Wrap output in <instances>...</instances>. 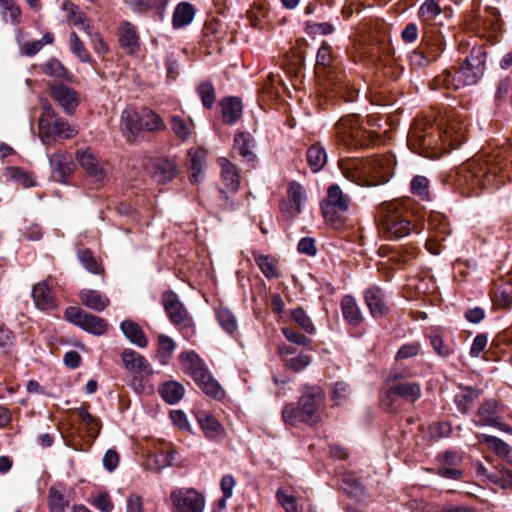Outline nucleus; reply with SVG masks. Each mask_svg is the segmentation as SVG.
Instances as JSON below:
<instances>
[{
	"instance_id": "0e129e2a",
	"label": "nucleus",
	"mask_w": 512,
	"mask_h": 512,
	"mask_svg": "<svg viewBox=\"0 0 512 512\" xmlns=\"http://www.w3.org/2000/svg\"><path fill=\"white\" fill-rule=\"evenodd\" d=\"M297 251L300 254H305L307 256H315L317 253V248L315 244L314 238L311 237H303L297 245Z\"/></svg>"
},
{
	"instance_id": "f8f14e48",
	"label": "nucleus",
	"mask_w": 512,
	"mask_h": 512,
	"mask_svg": "<svg viewBox=\"0 0 512 512\" xmlns=\"http://www.w3.org/2000/svg\"><path fill=\"white\" fill-rule=\"evenodd\" d=\"M65 318L84 331L101 336L107 332V321L99 316L85 312L79 307L70 306L65 310Z\"/></svg>"
},
{
	"instance_id": "6ab92c4d",
	"label": "nucleus",
	"mask_w": 512,
	"mask_h": 512,
	"mask_svg": "<svg viewBox=\"0 0 512 512\" xmlns=\"http://www.w3.org/2000/svg\"><path fill=\"white\" fill-rule=\"evenodd\" d=\"M340 307L342 316L348 325L358 327L363 322L362 311L354 296L349 294L343 296Z\"/></svg>"
},
{
	"instance_id": "412c9836",
	"label": "nucleus",
	"mask_w": 512,
	"mask_h": 512,
	"mask_svg": "<svg viewBox=\"0 0 512 512\" xmlns=\"http://www.w3.org/2000/svg\"><path fill=\"white\" fill-rule=\"evenodd\" d=\"M420 46L427 53L428 58L432 59L434 62L441 56L445 49L444 37L440 32L430 33L426 31Z\"/></svg>"
},
{
	"instance_id": "c756f323",
	"label": "nucleus",
	"mask_w": 512,
	"mask_h": 512,
	"mask_svg": "<svg viewBox=\"0 0 512 512\" xmlns=\"http://www.w3.org/2000/svg\"><path fill=\"white\" fill-rule=\"evenodd\" d=\"M62 9L65 12H67L69 19L75 26H79L88 35H91V30H93V27L90 23V20L87 18L86 14L80 10V8L77 5H75L71 1L66 0L62 4Z\"/></svg>"
},
{
	"instance_id": "20e7f679",
	"label": "nucleus",
	"mask_w": 512,
	"mask_h": 512,
	"mask_svg": "<svg viewBox=\"0 0 512 512\" xmlns=\"http://www.w3.org/2000/svg\"><path fill=\"white\" fill-rule=\"evenodd\" d=\"M121 129L130 143L140 140L143 132H156L165 130L166 125L162 118L153 110L135 107H126L120 117Z\"/></svg>"
},
{
	"instance_id": "09e8293b",
	"label": "nucleus",
	"mask_w": 512,
	"mask_h": 512,
	"mask_svg": "<svg viewBox=\"0 0 512 512\" xmlns=\"http://www.w3.org/2000/svg\"><path fill=\"white\" fill-rule=\"evenodd\" d=\"M217 319L221 327L228 333L233 334L237 330V320L235 315L228 308L217 310Z\"/></svg>"
},
{
	"instance_id": "c03bdc74",
	"label": "nucleus",
	"mask_w": 512,
	"mask_h": 512,
	"mask_svg": "<svg viewBox=\"0 0 512 512\" xmlns=\"http://www.w3.org/2000/svg\"><path fill=\"white\" fill-rule=\"evenodd\" d=\"M253 147V138L250 134L245 132H239L236 134L234 139V148L238 150L239 154L247 158L248 161L254 159V155L251 151Z\"/></svg>"
},
{
	"instance_id": "3c124183",
	"label": "nucleus",
	"mask_w": 512,
	"mask_h": 512,
	"mask_svg": "<svg viewBox=\"0 0 512 512\" xmlns=\"http://www.w3.org/2000/svg\"><path fill=\"white\" fill-rule=\"evenodd\" d=\"M202 104L205 108L211 109L215 103V88L211 81H204L197 87Z\"/></svg>"
},
{
	"instance_id": "9d476101",
	"label": "nucleus",
	"mask_w": 512,
	"mask_h": 512,
	"mask_svg": "<svg viewBox=\"0 0 512 512\" xmlns=\"http://www.w3.org/2000/svg\"><path fill=\"white\" fill-rule=\"evenodd\" d=\"M338 138L347 146L364 147L370 142V134L359 124L357 115H348L339 120L336 127Z\"/></svg>"
},
{
	"instance_id": "774afa93",
	"label": "nucleus",
	"mask_w": 512,
	"mask_h": 512,
	"mask_svg": "<svg viewBox=\"0 0 512 512\" xmlns=\"http://www.w3.org/2000/svg\"><path fill=\"white\" fill-rule=\"evenodd\" d=\"M317 64L322 65L324 67H327L332 62V53H331V47L324 42L321 47L319 48L317 52Z\"/></svg>"
},
{
	"instance_id": "5fc2aeb1",
	"label": "nucleus",
	"mask_w": 512,
	"mask_h": 512,
	"mask_svg": "<svg viewBox=\"0 0 512 512\" xmlns=\"http://www.w3.org/2000/svg\"><path fill=\"white\" fill-rule=\"evenodd\" d=\"M171 127L175 135L183 141L187 140L191 135L190 124L178 115L172 116Z\"/></svg>"
},
{
	"instance_id": "f03ea898",
	"label": "nucleus",
	"mask_w": 512,
	"mask_h": 512,
	"mask_svg": "<svg viewBox=\"0 0 512 512\" xmlns=\"http://www.w3.org/2000/svg\"><path fill=\"white\" fill-rule=\"evenodd\" d=\"M395 158L384 154L367 159H343L339 167L349 181L362 186L372 187L386 183L393 173Z\"/></svg>"
},
{
	"instance_id": "393cba45",
	"label": "nucleus",
	"mask_w": 512,
	"mask_h": 512,
	"mask_svg": "<svg viewBox=\"0 0 512 512\" xmlns=\"http://www.w3.org/2000/svg\"><path fill=\"white\" fill-rule=\"evenodd\" d=\"M197 421L208 439L221 440L224 437L225 430L214 416L202 412L197 416Z\"/></svg>"
},
{
	"instance_id": "a18cd8bd",
	"label": "nucleus",
	"mask_w": 512,
	"mask_h": 512,
	"mask_svg": "<svg viewBox=\"0 0 512 512\" xmlns=\"http://www.w3.org/2000/svg\"><path fill=\"white\" fill-rule=\"evenodd\" d=\"M69 44L71 52L83 63H88L91 60L89 51L86 49L84 43L81 41L76 32H72L69 37Z\"/></svg>"
},
{
	"instance_id": "2eb2a0df",
	"label": "nucleus",
	"mask_w": 512,
	"mask_h": 512,
	"mask_svg": "<svg viewBox=\"0 0 512 512\" xmlns=\"http://www.w3.org/2000/svg\"><path fill=\"white\" fill-rule=\"evenodd\" d=\"M49 89L50 96L63 108L64 112L73 114L78 106L76 91L62 83L50 85Z\"/></svg>"
},
{
	"instance_id": "37998d69",
	"label": "nucleus",
	"mask_w": 512,
	"mask_h": 512,
	"mask_svg": "<svg viewBox=\"0 0 512 512\" xmlns=\"http://www.w3.org/2000/svg\"><path fill=\"white\" fill-rule=\"evenodd\" d=\"M0 11L5 22L10 21L13 25L21 22V10L14 0H0Z\"/></svg>"
},
{
	"instance_id": "4c0bfd02",
	"label": "nucleus",
	"mask_w": 512,
	"mask_h": 512,
	"mask_svg": "<svg viewBox=\"0 0 512 512\" xmlns=\"http://www.w3.org/2000/svg\"><path fill=\"white\" fill-rule=\"evenodd\" d=\"M184 387L176 381H168L159 387V393L168 404L178 403L184 396Z\"/></svg>"
},
{
	"instance_id": "680f3d73",
	"label": "nucleus",
	"mask_w": 512,
	"mask_h": 512,
	"mask_svg": "<svg viewBox=\"0 0 512 512\" xmlns=\"http://www.w3.org/2000/svg\"><path fill=\"white\" fill-rule=\"evenodd\" d=\"M8 173L11 179L22 184L24 187H31L34 185L32 177L20 168L12 167L8 170Z\"/></svg>"
},
{
	"instance_id": "f257e3e1",
	"label": "nucleus",
	"mask_w": 512,
	"mask_h": 512,
	"mask_svg": "<svg viewBox=\"0 0 512 512\" xmlns=\"http://www.w3.org/2000/svg\"><path fill=\"white\" fill-rule=\"evenodd\" d=\"M467 124L461 115L446 116L434 125L428 121L416 122L410 129L408 143L417 153L434 157L441 145L456 148L466 139Z\"/></svg>"
},
{
	"instance_id": "f704fd0d",
	"label": "nucleus",
	"mask_w": 512,
	"mask_h": 512,
	"mask_svg": "<svg viewBox=\"0 0 512 512\" xmlns=\"http://www.w3.org/2000/svg\"><path fill=\"white\" fill-rule=\"evenodd\" d=\"M219 164L221 166V176L224 184L231 191L235 192L240 184L239 174L235 165L226 158H220Z\"/></svg>"
},
{
	"instance_id": "a19ab883",
	"label": "nucleus",
	"mask_w": 512,
	"mask_h": 512,
	"mask_svg": "<svg viewBox=\"0 0 512 512\" xmlns=\"http://www.w3.org/2000/svg\"><path fill=\"white\" fill-rule=\"evenodd\" d=\"M290 320H292L301 330L307 334H315L316 327L308 315V313L301 307L290 310Z\"/></svg>"
},
{
	"instance_id": "58836bf2",
	"label": "nucleus",
	"mask_w": 512,
	"mask_h": 512,
	"mask_svg": "<svg viewBox=\"0 0 512 512\" xmlns=\"http://www.w3.org/2000/svg\"><path fill=\"white\" fill-rule=\"evenodd\" d=\"M77 258L82 266L92 274L102 275L104 274V267L89 249H80L77 252Z\"/></svg>"
},
{
	"instance_id": "aec40b11",
	"label": "nucleus",
	"mask_w": 512,
	"mask_h": 512,
	"mask_svg": "<svg viewBox=\"0 0 512 512\" xmlns=\"http://www.w3.org/2000/svg\"><path fill=\"white\" fill-rule=\"evenodd\" d=\"M206 165V151L201 148H192L188 151V169L190 171V182L199 183L203 176Z\"/></svg>"
},
{
	"instance_id": "e2e57ef3",
	"label": "nucleus",
	"mask_w": 512,
	"mask_h": 512,
	"mask_svg": "<svg viewBox=\"0 0 512 512\" xmlns=\"http://www.w3.org/2000/svg\"><path fill=\"white\" fill-rule=\"evenodd\" d=\"M175 459L174 450H161L155 455V463L158 469H163L171 466Z\"/></svg>"
},
{
	"instance_id": "9b49d317",
	"label": "nucleus",
	"mask_w": 512,
	"mask_h": 512,
	"mask_svg": "<svg viewBox=\"0 0 512 512\" xmlns=\"http://www.w3.org/2000/svg\"><path fill=\"white\" fill-rule=\"evenodd\" d=\"M172 512H203L205 497L193 488H176L170 494Z\"/></svg>"
},
{
	"instance_id": "13d9d810",
	"label": "nucleus",
	"mask_w": 512,
	"mask_h": 512,
	"mask_svg": "<svg viewBox=\"0 0 512 512\" xmlns=\"http://www.w3.org/2000/svg\"><path fill=\"white\" fill-rule=\"evenodd\" d=\"M420 350H421V345L419 342L404 344L399 348V350L396 354V360H403V359L415 357L419 354Z\"/></svg>"
},
{
	"instance_id": "864d4df0",
	"label": "nucleus",
	"mask_w": 512,
	"mask_h": 512,
	"mask_svg": "<svg viewBox=\"0 0 512 512\" xmlns=\"http://www.w3.org/2000/svg\"><path fill=\"white\" fill-rule=\"evenodd\" d=\"M158 357L162 364H166L175 350V342L166 335H160L158 338Z\"/></svg>"
},
{
	"instance_id": "ea45409f",
	"label": "nucleus",
	"mask_w": 512,
	"mask_h": 512,
	"mask_svg": "<svg viewBox=\"0 0 512 512\" xmlns=\"http://www.w3.org/2000/svg\"><path fill=\"white\" fill-rule=\"evenodd\" d=\"M441 12L440 0H425L419 8L418 16L424 24L430 25Z\"/></svg>"
},
{
	"instance_id": "4468645a",
	"label": "nucleus",
	"mask_w": 512,
	"mask_h": 512,
	"mask_svg": "<svg viewBox=\"0 0 512 512\" xmlns=\"http://www.w3.org/2000/svg\"><path fill=\"white\" fill-rule=\"evenodd\" d=\"M52 178L60 183L66 181L75 169V163L71 154L57 151L49 156Z\"/></svg>"
},
{
	"instance_id": "39448f33",
	"label": "nucleus",
	"mask_w": 512,
	"mask_h": 512,
	"mask_svg": "<svg viewBox=\"0 0 512 512\" xmlns=\"http://www.w3.org/2000/svg\"><path fill=\"white\" fill-rule=\"evenodd\" d=\"M379 217L381 230L390 239L408 236L414 229L411 214L401 201L382 204Z\"/></svg>"
},
{
	"instance_id": "1a4fd4ad",
	"label": "nucleus",
	"mask_w": 512,
	"mask_h": 512,
	"mask_svg": "<svg viewBox=\"0 0 512 512\" xmlns=\"http://www.w3.org/2000/svg\"><path fill=\"white\" fill-rule=\"evenodd\" d=\"M324 402V393L319 386H307L302 390L298 406L295 409V417L308 424L315 423L320 418Z\"/></svg>"
},
{
	"instance_id": "0eeeda50",
	"label": "nucleus",
	"mask_w": 512,
	"mask_h": 512,
	"mask_svg": "<svg viewBox=\"0 0 512 512\" xmlns=\"http://www.w3.org/2000/svg\"><path fill=\"white\" fill-rule=\"evenodd\" d=\"M77 134L74 126L56 116L49 103L43 105V112L39 119V137L44 144L49 143L52 136L70 139Z\"/></svg>"
},
{
	"instance_id": "7ed1b4c3",
	"label": "nucleus",
	"mask_w": 512,
	"mask_h": 512,
	"mask_svg": "<svg viewBox=\"0 0 512 512\" xmlns=\"http://www.w3.org/2000/svg\"><path fill=\"white\" fill-rule=\"evenodd\" d=\"M484 54L479 49L470 57H467L464 63L455 71L444 70L432 81V88L458 90L465 86L474 85L483 73Z\"/></svg>"
},
{
	"instance_id": "c9c22d12",
	"label": "nucleus",
	"mask_w": 512,
	"mask_h": 512,
	"mask_svg": "<svg viewBox=\"0 0 512 512\" xmlns=\"http://www.w3.org/2000/svg\"><path fill=\"white\" fill-rule=\"evenodd\" d=\"M76 412L82 423L85 425L87 435L94 440L99 435L102 428L100 419L93 416L88 411L87 406L79 407L76 409Z\"/></svg>"
},
{
	"instance_id": "de8ad7c7",
	"label": "nucleus",
	"mask_w": 512,
	"mask_h": 512,
	"mask_svg": "<svg viewBox=\"0 0 512 512\" xmlns=\"http://www.w3.org/2000/svg\"><path fill=\"white\" fill-rule=\"evenodd\" d=\"M253 258L258 267L260 268V270L262 271V273L267 278L278 277L275 261L272 258H270L267 255H263L256 252L253 253Z\"/></svg>"
},
{
	"instance_id": "bf43d9fd",
	"label": "nucleus",
	"mask_w": 512,
	"mask_h": 512,
	"mask_svg": "<svg viewBox=\"0 0 512 512\" xmlns=\"http://www.w3.org/2000/svg\"><path fill=\"white\" fill-rule=\"evenodd\" d=\"M432 62V59L428 58L427 53L421 48V46L410 54V63L416 68L427 67Z\"/></svg>"
},
{
	"instance_id": "dca6fc26",
	"label": "nucleus",
	"mask_w": 512,
	"mask_h": 512,
	"mask_svg": "<svg viewBox=\"0 0 512 512\" xmlns=\"http://www.w3.org/2000/svg\"><path fill=\"white\" fill-rule=\"evenodd\" d=\"M364 301L373 318L383 317L388 313V306L385 302V295L381 288L372 286L364 290Z\"/></svg>"
},
{
	"instance_id": "72a5a7b5",
	"label": "nucleus",
	"mask_w": 512,
	"mask_h": 512,
	"mask_svg": "<svg viewBox=\"0 0 512 512\" xmlns=\"http://www.w3.org/2000/svg\"><path fill=\"white\" fill-rule=\"evenodd\" d=\"M41 71L50 77L71 81L73 75L67 70L62 62L56 58H50L40 65Z\"/></svg>"
},
{
	"instance_id": "69168bd1",
	"label": "nucleus",
	"mask_w": 512,
	"mask_h": 512,
	"mask_svg": "<svg viewBox=\"0 0 512 512\" xmlns=\"http://www.w3.org/2000/svg\"><path fill=\"white\" fill-rule=\"evenodd\" d=\"M93 505L101 512H112L114 504L107 493H102L94 498Z\"/></svg>"
},
{
	"instance_id": "ddd939ff",
	"label": "nucleus",
	"mask_w": 512,
	"mask_h": 512,
	"mask_svg": "<svg viewBox=\"0 0 512 512\" xmlns=\"http://www.w3.org/2000/svg\"><path fill=\"white\" fill-rule=\"evenodd\" d=\"M162 304L171 323L180 328L192 327V318L175 292L165 291L162 294Z\"/></svg>"
},
{
	"instance_id": "cd10ccee",
	"label": "nucleus",
	"mask_w": 512,
	"mask_h": 512,
	"mask_svg": "<svg viewBox=\"0 0 512 512\" xmlns=\"http://www.w3.org/2000/svg\"><path fill=\"white\" fill-rule=\"evenodd\" d=\"M79 296H80L81 302L86 307H88L89 309L94 310L96 312H102L110 304V299L106 295L101 294L97 290L83 289L80 292Z\"/></svg>"
},
{
	"instance_id": "6e6d98bb",
	"label": "nucleus",
	"mask_w": 512,
	"mask_h": 512,
	"mask_svg": "<svg viewBox=\"0 0 512 512\" xmlns=\"http://www.w3.org/2000/svg\"><path fill=\"white\" fill-rule=\"evenodd\" d=\"M411 192L422 200H427L429 198V180L424 176H415L411 181Z\"/></svg>"
},
{
	"instance_id": "bb28decb",
	"label": "nucleus",
	"mask_w": 512,
	"mask_h": 512,
	"mask_svg": "<svg viewBox=\"0 0 512 512\" xmlns=\"http://www.w3.org/2000/svg\"><path fill=\"white\" fill-rule=\"evenodd\" d=\"M180 361L193 380L199 379V377L209 371L203 360L193 351L181 353Z\"/></svg>"
},
{
	"instance_id": "c85d7f7f",
	"label": "nucleus",
	"mask_w": 512,
	"mask_h": 512,
	"mask_svg": "<svg viewBox=\"0 0 512 512\" xmlns=\"http://www.w3.org/2000/svg\"><path fill=\"white\" fill-rule=\"evenodd\" d=\"M308 202L306 187L298 182L290 181V216L300 214L302 207Z\"/></svg>"
},
{
	"instance_id": "a878e982",
	"label": "nucleus",
	"mask_w": 512,
	"mask_h": 512,
	"mask_svg": "<svg viewBox=\"0 0 512 512\" xmlns=\"http://www.w3.org/2000/svg\"><path fill=\"white\" fill-rule=\"evenodd\" d=\"M177 165L172 159L161 158L156 160L153 178L161 184L172 181L177 175Z\"/></svg>"
},
{
	"instance_id": "603ef678",
	"label": "nucleus",
	"mask_w": 512,
	"mask_h": 512,
	"mask_svg": "<svg viewBox=\"0 0 512 512\" xmlns=\"http://www.w3.org/2000/svg\"><path fill=\"white\" fill-rule=\"evenodd\" d=\"M429 340L434 352L440 357L446 358L454 352L453 345L445 343L443 337L437 333H431Z\"/></svg>"
},
{
	"instance_id": "338daca9",
	"label": "nucleus",
	"mask_w": 512,
	"mask_h": 512,
	"mask_svg": "<svg viewBox=\"0 0 512 512\" xmlns=\"http://www.w3.org/2000/svg\"><path fill=\"white\" fill-rule=\"evenodd\" d=\"M126 512H144L143 498L137 493H131L126 500Z\"/></svg>"
},
{
	"instance_id": "a211bd4d",
	"label": "nucleus",
	"mask_w": 512,
	"mask_h": 512,
	"mask_svg": "<svg viewBox=\"0 0 512 512\" xmlns=\"http://www.w3.org/2000/svg\"><path fill=\"white\" fill-rule=\"evenodd\" d=\"M76 160L87 174L96 182H102L105 179V172L103 168L100 166L98 159L89 149L78 150L76 152Z\"/></svg>"
},
{
	"instance_id": "2f4dec72",
	"label": "nucleus",
	"mask_w": 512,
	"mask_h": 512,
	"mask_svg": "<svg viewBox=\"0 0 512 512\" xmlns=\"http://www.w3.org/2000/svg\"><path fill=\"white\" fill-rule=\"evenodd\" d=\"M120 328L125 337L140 348H145L148 344L147 338L142 328L132 320L122 321Z\"/></svg>"
},
{
	"instance_id": "b1692460",
	"label": "nucleus",
	"mask_w": 512,
	"mask_h": 512,
	"mask_svg": "<svg viewBox=\"0 0 512 512\" xmlns=\"http://www.w3.org/2000/svg\"><path fill=\"white\" fill-rule=\"evenodd\" d=\"M122 360L126 369L139 374H151L152 369L148 360L138 352L127 349L122 353Z\"/></svg>"
},
{
	"instance_id": "8fccbe9b",
	"label": "nucleus",
	"mask_w": 512,
	"mask_h": 512,
	"mask_svg": "<svg viewBox=\"0 0 512 512\" xmlns=\"http://www.w3.org/2000/svg\"><path fill=\"white\" fill-rule=\"evenodd\" d=\"M48 501L51 512H64L65 508L69 505V500L56 487L50 488Z\"/></svg>"
},
{
	"instance_id": "f3484780",
	"label": "nucleus",
	"mask_w": 512,
	"mask_h": 512,
	"mask_svg": "<svg viewBox=\"0 0 512 512\" xmlns=\"http://www.w3.org/2000/svg\"><path fill=\"white\" fill-rule=\"evenodd\" d=\"M118 40L121 48L129 55L140 49L139 36L136 27L129 21H123L118 28Z\"/></svg>"
},
{
	"instance_id": "473e14b6",
	"label": "nucleus",
	"mask_w": 512,
	"mask_h": 512,
	"mask_svg": "<svg viewBox=\"0 0 512 512\" xmlns=\"http://www.w3.org/2000/svg\"><path fill=\"white\" fill-rule=\"evenodd\" d=\"M195 16V9L188 2L179 3L173 13L172 23L175 29L182 28L190 24Z\"/></svg>"
},
{
	"instance_id": "5701e85b",
	"label": "nucleus",
	"mask_w": 512,
	"mask_h": 512,
	"mask_svg": "<svg viewBox=\"0 0 512 512\" xmlns=\"http://www.w3.org/2000/svg\"><path fill=\"white\" fill-rule=\"evenodd\" d=\"M223 122L226 124L236 123L242 115L243 105L240 98L227 96L220 102Z\"/></svg>"
},
{
	"instance_id": "4be33fe9",
	"label": "nucleus",
	"mask_w": 512,
	"mask_h": 512,
	"mask_svg": "<svg viewBox=\"0 0 512 512\" xmlns=\"http://www.w3.org/2000/svg\"><path fill=\"white\" fill-rule=\"evenodd\" d=\"M32 297L36 307L40 310H50L56 307L52 289L47 281H42L34 285Z\"/></svg>"
},
{
	"instance_id": "4d7b16f0",
	"label": "nucleus",
	"mask_w": 512,
	"mask_h": 512,
	"mask_svg": "<svg viewBox=\"0 0 512 512\" xmlns=\"http://www.w3.org/2000/svg\"><path fill=\"white\" fill-rule=\"evenodd\" d=\"M488 478L503 489L512 488V471L509 469L504 468L498 473L490 474Z\"/></svg>"
},
{
	"instance_id": "7c9ffc66",
	"label": "nucleus",
	"mask_w": 512,
	"mask_h": 512,
	"mask_svg": "<svg viewBox=\"0 0 512 512\" xmlns=\"http://www.w3.org/2000/svg\"><path fill=\"white\" fill-rule=\"evenodd\" d=\"M481 391L470 386H459V391L454 396V403L458 410L467 413L472 403L479 398Z\"/></svg>"
},
{
	"instance_id": "423d86ee",
	"label": "nucleus",
	"mask_w": 512,
	"mask_h": 512,
	"mask_svg": "<svg viewBox=\"0 0 512 512\" xmlns=\"http://www.w3.org/2000/svg\"><path fill=\"white\" fill-rule=\"evenodd\" d=\"M351 203L350 197L345 194L338 184L327 188V196L321 202L320 208L325 223L333 229L342 228L347 221V212Z\"/></svg>"
},
{
	"instance_id": "e433bc0d",
	"label": "nucleus",
	"mask_w": 512,
	"mask_h": 512,
	"mask_svg": "<svg viewBox=\"0 0 512 512\" xmlns=\"http://www.w3.org/2000/svg\"><path fill=\"white\" fill-rule=\"evenodd\" d=\"M501 411L499 403L495 399L485 400L478 408L477 415L480 420H473L476 426H488V419L494 420L495 415Z\"/></svg>"
},
{
	"instance_id": "6e6552de",
	"label": "nucleus",
	"mask_w": 512,
	"mask_h": 512,
	"mask_svg": "<svg viewBox=\"0 0 512 512\" xmlns=\"http://www.w3.org/2000/svg\"><path fill=\"white\" fill-rule=\"evenodd\" d=\"M403 373L395 372L387 380V389L382 399L383 404L393 407V396L408 403H415L422 395L421 385L416 381H406Z\"/></svg>"
},
{
	"instance_id": "052dcab7",
	"label": "nucleus",
	"mask_w": 512,
	"mask_h": 512,
	"mask_svg": "<svg viewBox=\"0 0 512 512\" xmlns=\"http://www.w3.org/2000/svg\"><path fill=\"white\" fill-rule=\"evenodd\" d=\"M201 390L214 399H221L224 396V390L213 377L203 383Z\"/></svg>"
},
{
	"instance_id": "79ce46f5",
	"label": "nucleus",
	"mask_w": 512,
	"mask_h": 512,
	"mask_svg": "<svg viewBox=\"0 0 512 512\" xmlns=\"http://www.w3.org/2000/svg\"><path fill=\"white\" fill-rule=\"evenodd\" d=\"M307 162L313 172L320 171L327 162V153L320 144L312 145L307 151Z\"/></svg>"
},
{
	"instance_id": "49530a36",
	"label": "nucleus",
	"mask_w": 512,
	"mask_h": 512,
	"mask_svg": "<svg viewBox=\"0 0 512 512\" xmlns=\"http://www.w3.org/2000/svg\"><path fill=\"white\" fill-rule=\"evenodd\" d=\"M480 442L488 445V447L499 456H508L511 452L510 446L495 436L482 434L479 438Z\"/></svg>"
}]
</instances>
